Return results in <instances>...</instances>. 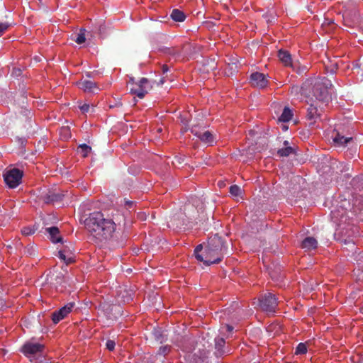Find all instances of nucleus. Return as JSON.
Instances as JSON below:
<instances>
[{"label": "nucleus", "instance_id": "4c0bfd02", "mask_svg": "<svg viewBox=\"0 0 363 363\" xmlns=\"http://www.w3.org/2000/svg\"><path fill=\"white\" fill-rule=\"evenodd\" d=\"M116 343L113 340H108L106 343V347L109 351H113L115 348Z\"/></svg>", "mask_w": 363, "mask_h": 363}, {"label": "nucleus", "instance_id": "2f4dec72", "mask_svg": "<svg viewBox=\"0 0 363 363\" xmlns=\"http://www.w3.org/2000/svg\"><path fill=\"white\" fill-rule=\"evenodd\" d=\"M229 191H230V193L234 196H238L241 193V189L238 185L230 186Z\"/></svg>", "mask_w": 363, "mask_h": 363}, {"label": "nucleus", "instance_id": "c85d7f7f", "mask_svg": "<svg viewBox=\"0 0 363 363\" xmlns=\"http://www.w3.org/2000/svg\"><path fill=\"white\" fill-rule=\"evenodd\" d=\"M78 149L79 150L80 153L84 157H87L89 153L91 150V147L86 144H82L78 147Z\"/></svg>", "mask_w": 363, "mask_h": 363}, {"label": "nucleus", "instance_id": "dca6fc26", "mask_svg": "<svg viewBox=\"0 0 363 363\" xmlns=\"http://www.w3.org/2000/svg\"><path fill=\"white\" fill-rule=\"evenodd\" d=\"M107 27L105 22L100 19L92 25V31L97 33L100 38H105L107 35Z\"/></svg>", "mask_w": 363, "mask_h": 363}, {"label": "nucleus", "instance_id": "0eeeda50", "mask_svg": "<svg viewBox=\"0 0 363 363\" xmlns=\"http://www.w3.org/2000/svg\"><path fill=\"white\" fill-rule=\"evenodd\" d=\"M150 88V81L147 78L143 77L134 86L130 87V93L136 95L140 99H143L147 94Z\"/></svg>", "mask_w": 363, "mask_h": 363}, {"label": "nucleus", "instance_id": "09e8293b", "mask_svg": "<svg viewBox=\"0 0 363 363\" xmlns=\"http://www.w3.org/2000/svg\"><path fill=\"white\" fill-rule=\"evenodd\" d=\"M4 304L1 301H0V309L3 307Z\"/></svg>", "mask_w": 363, "mask_h": 363}, {"label": "nucleus", "instance_id": "39448f33", "mask_svg": "<svg viewBox=\"0 0 363 363\" xmlns=\"http://www.w3.org/2000/svg\"><path fill=\"white\" fill-rule=\"evenodd\" d=\"M23 174V171L13 168L4 174V179L9 188L13 189L21 184Z\"/></svg>", "mask_w": 363, "mask_h": 363}, {"label": "nucleus", "instance_id": "aec40b11", "mask_svg": "<svg viewBox=\"0 0 363 363\" xmlns=\"http://www.w3.org/2000/svg\"><path fill=\"white\" fill-rule=\"evenodd\" d=\"M46 231L50 234L52 242L57 243L62 241V237L59 235L60 230L57 227H50L46 228Z\"/></svg>", "mask_w": 363, "mask_h": 363}, {"label": "nucleus", "instance_id": "8fccbe9b", "mask_svg": "<svg viewBox=\"0 0 363 363\" xmlns=\"http://www.w3.org/2000/svg\"><path fill=\"white\" fill-rule=\"evenodd\" d=\"M297 179H298V181L299 182V181L302 180V178H301V177H297Z\"/></svg>", "mask_w": 363, "mask_h": 363}, {"label": "nucleus", "instance_id": "f03ea898", "mask_svg": "<svg viewBox=\"0 0 363 363\" xmlns=\"http://www.w3.org/2000/svg\"><path fill=\"white\" fill-rule=\"evenodd\" d=\"M227 253V247L221 237L215 235L208 238V243L203 250L200 244L194 250L196 259L206 266L217 264L222 261L224 254Z\"/></svg>", "mask_w": 363, "mask_h": 363}, {"label": "nucleus", "instance_id": "1a4fd4ad", "mask_svg": "<svg viewBox=\"0 0 363 363\" xmlns=\"http://www.w3.org/2000/svg\"><path fill=\"white\" fill-rule=\"evenodd\" d=\"M75 303L69 302L59 310L55 311L51 315V319L53 323L57 324L60 320L67 316V315L72 311Z\"/></svg>", "mask_w": 363, "mask_h": 363}, {"label": "nucleus", "instance_id": "473e14b6", "mask_svg": "<svg viewBox=\"0 0 363 363\" xmlns=\"http://www.w3.org/2000/svg\"><path fill=\"white\" fill-rule=\"evenodd\" d=\"M35 232V229H34L30 226L23 227L21 229L22 234L26 236L30 235L33 234Z\"/></svg>", "mask_w": 363, "mask_h": 363}, {"label": "nucleus", "instance_id": "cd10ccee", "mask_svg": "<svg viewBox=\"0 0 363 363\" xmlns=\"http://www.w3.org/2000/svg\"><path fill=\"white\" fill-rule=\"evenodd\" d=\"M118 296L121 297L123 302H129L132 300L130 293L125 289H121L118 291Z\"/></svg>", "mask_w": 363, "mask_h": 363}, {"label": "nucleus", "instance_id": "ddd939ff", "mask_svg": "<svg viewBox=\"0 0 363 363\" xmlns=\"http://www.w3.org/2000/svg\"><path fill=\"white\" fill-rule=\"evenodd\" d=\"M308 104L310 106L307 109L306 118L309 121L310 125H313L320 118V114L316 106L310 103Z\"/></svg>", "mask_w": 363, "mask_h": 363}, {"label": "nucleus", "instance_id": "423d86ee", "mask_svg": "<svg viewBox=\"0 0 363 363\" xmlns=\"http://www.w3.org/2000/svg\"><path fill=\"white\" fill-rule=\"evenodd\" d=\"M259 306L264 311L274 313L278 303L275 295L272 293H266L259 298Z\"/></svg>", "mask_w": 363, "mask_h": 363}, {"label": "nucleus", "instance_id": "37998d69", "mask_svg": "<svg viewBox=\"0 0 363 363\" xmlns=\"http://www.w3.org/2000/svg\"><path fill=\"white\" fill-rule=\"evenodd\" d=\"M136 83L137 82H135L134 77H130L129 81L128 82V86L129 88L133 86H134Z\"/></svg>", "mask_w": 363, "mask_h": 363}, {"label": "nucleus", "instance_id": "ea45409f", "mask_svg": "<svg viewBox=\"0 0 363 363\" xmlns=\"http://www.w3.org/2000/svg\"><path fill=\"white\" fill-rule=\"evenodd\" d=\"M80 110L83 112V113H86V112H88L89 108H90V106L89 104H84L82 106H79Z\"/></svg>", "mask_w": 363, "mask_h": 363}, {"label": "nucleus", "instance_id": "4be33fe9", "mask_svg": "<svg viewBox=\"0 0 363 363\" xmlns=\"http://www.w3.org/2000/svg\"><path fill=\"white\" fill-rule=\"evenodd\" d=\"M277 155L280 157H288L292 154H296V150L294 147L286 146L277 150Z\"/></svg>", "mask_w": 363, "mask_h": 363}, {"label": "nucleus", "instance_id": "603ef678", "mask_svg": "<svg viewBox=\"0 0 363 363\" xmlns=\"http://www.w3.org/2000/svg\"><path fill=\"white\" fill-rule=\"evenodd\" d=\"M283 128H284V130H286V129H287V126L284 125V126H283Z\"/></svg>", "mask_w": 363, "mask_h": 363}, {"label": "nucleus", "instance_id": "e433bc0d", "mask_svg": "<svg viewBox=\"0 0 363 363\" xmlns=\"http://www.w3.org/2000/svg\"><path fill=\"white\" fill-rule=\"evenodd\" d=\"M170 350H171V347L169 345H164V346L160 347L159 349V354L165 355L169 352Z\"/></svg>", "mask_w": 363, "mask_h": 363}, {"label": "nucleus", "instance_id": "79ce46f5", "mask_svg": "<svg viewBox=\"0 0 363 363\" xmlns=\"http://www.w3.org/2000/svg\"><path fill=\"white\" fill-rule=\"evenodd\" d=\"M124 201H125V204L128 208H130L134 206V203H135L134 201L126 200L125 199H124Z\"/></svg>", "mask_w": 363, "mask_h": 363}, {"label": "nucleus", "instance_id": "a18cd8bd", "mask_svg": "<svg viewBox=\"0 0 363 363\" xmlns=\"http://www.w3.org/2000/svg\"><path fill=\"white\" fill-rule=\"evenodd\" d=\"M225 328H226L228 332H232L233 330V327H232V326H230L229 325H226L225 326Z\"/></svg>", "mask_w": 363, "mask_h": 363}, {"label": "nucleus", "instance_id": "5701e85b", "mask_svg": "<svg viewBox=\"0 0 363 363\" xmlns=\"http://www.w3.org/2000/svg\"><path fill=\"white\" fill-rule=\"evenodd\" d=\"M171 18L177 22H182L185 20L186 16L179 9H173L170 15Z\"/></svg>", "mask_w": 363, "mask_h": 363}, {"label": "nucleus", "instance_id": "393cba45", "mask_svg": "<svg viewBox=\"0 0 363 363\" xmlns=\"http://www.w3.org/2000/svg\"><path fill=\"white\" fill-rule=\"evenodd\" d=\"M64 196L63 194L60 193H51L45 198V202L48 203L60 201L62 199Z\"/></svg>", "mask_w": 363, "mask_h": 363}, {"label": "nucleus", "instance_id": "20e7f679", "mask_svg": "<svg viewBox=\"0 0 363 363\" xmlns=\"http://www.w3.org/2000/svg\"><path fill=\"white\" fill-rule=\"evenodd\" d=\"M45 345L32 340L26 342L21 348V352L28 358H34L41 355Z\"/></svg>", "mask_w": 363, "mask_h": 363}, {"label": "nucleus", "instance_id": "7c9ffc66", "mask_svg": "<svg viewBox=\"0 0 363 363\" xmlns=\"http://www.w3.org/2000/svg\"><path fill=\"white\" fill-rule=\"evenodd\" d=\"M60 134V136L65 140H67L68 138H69L71 137V133L69 131V128L68 127L61 128Z\"/></svg>", "mask_w": 363, "mask_h": 363}, {"label": "nucleus", "instance_id": "f8f14e48", "mask_svg": "<svg viewBox=\"0 0 363 363\" xmlns=\"http://www.w3.org/2000/svg\"><path fill=\"white\" fill-rule=\"evenodd\" d=\"M230 353V350L225 345V340L223 337L215 338V354L217 357H221L225 354Z\"/></svg>", "mask_w": 363, "mask_h": 363}, {"label": "nucleus", "instance_id": "f257e3e1", "mask_svg": "<svg viewBox=\"0 0 363 363\" xmlns=\"http://www.w3.org/2000/svg\"><path fill=\"white\" fill-rule=\"evenodd\" d=\"M84 223L86 229L98 243L111 240L116 229L115 222L111 218H104L99 211L90 213Z\"/></svg>", "mask_w": 363, "mask_h": 363}, {"label": "nucleus", "instance_id": "de8ad7c7", "mask_svg": "<svg viewBox=\"0 0 363 363\" xmlns=\"http://www.w3.org/2000/svg\"><path fill=\"white\" fill-rule=\"evenodd\" d=\"M283 144L284 147L289 146V142L288 140H284Z\"/></svg>", "mask_w": 363, "mask_h": 363}, {"label": "nucleus", "instance_id": "bb28decb", "mask_svg": "<svg viewBox=\"0 0 363 363\" xmlns=\"http://www.w3.org/2000/svg\"><path fill=\"white\" fill-rule=\"evenodd\" d=\"M152 335L155 340L159 342L160 343H162L166 340V336L163 333V331L161 329H154L152 330Z\"/></svg>", "mask_w": 363, "mask_h": 363}, {"label": "nucleus", "instance_id": "3c124183", "mask_svg": "<svg viewBox=\"0 0 363 363\" xmlns=\"http://www.w3.org/2000/svg\"><path fill=\"white\" fill-rule=\"evenodd\" d=\"M86 76H87L88 77H90L91 74H90V73H87V74H86Z\"/></svg>", "mask_w": 363, "mask_h": 363}, {"label": "nucleus", "instance_id": "72a5a7b5", "mask_svg": "<svg viewBox=\"0 0 363 363\" xmlns=\"http://www.w3.org/2000/svg\"><path fill=\"white\" fill-rule=\"evenodd\" d=\"M86 40V37H85V34L81 30H80V33H79L77 34V36L75 39V42L77 43V44H82L83 43H84Z\"/></svg>", "mask_w": 363, "mask_h": 363}, {"label": "nucleus", "instance_id": "c9c22d12", "mask_svg": "<svg viewBox=\"0 0 363 363\" xmlns=\"http://www.w3.org/2000/svg\"><path fill=\"white\" fill-rule=\"evenodd\" d=\"M169 71V67H168L167 65H163L162 66V74L163 75L167 74ZM165 77H167V75H166L165 77H163L161 79V80H160V83L161 84H163L164 82V78Z\"/></svg>", "mask_w": 363, "mask_h": 363}, {"label": "nucleus", "instance_id": "7ed1b4c3", "mask_svg": "<svg viewBox=\"0 0 363 363\" xmlns=\"http://www.w3.org/2000/svg\"><path fill=\"white\" fill-rule=\"evenodd\" d=\"M329 86H331L330 82L326 78L307 80L301 86L300 92L302 96L308 99L306 100L307 104L312 101L313 98L326 102L330 99Z\"/></svg>", "mask_w": 363, "mask_h": 363}, {"label": "nucleus", "instance_id": "9b49d317", "mask_svg": "<svg viewBox=\"0 0 363 363\" xmlns=\"http://www.w3.org/2000/svg\"><path fill=\"white\" fill-rule=\"evenodd\" d=\"M250 83L254 87L264 89L268 84L267 76L261 72H254L250 76Z\"/></svg>", "mask_w": 363, "mask_h": 363}, {"label": "nucleus", "instance_id": "a878e982", "mask_svg": "<svg viewBox=\"0 0 363 363\" xmlns=\"http://www.w3.org/2000/svg\"><path fill=\"white\" fill-rule=\"evenodd\" d=\"M184 215L183 213H180L179 215L174 216L172 219L171 222L173 226H176V228H181L183 225H185V223L183 220Z\"/></svg>", "mask_w": 363, "mask_h": 363}, {"label": "nucleus", "instance_id": "58836bf2", "mask_svg": "<svg viewBox=\"0 0 363 363\" xmlns=\"http://www.w3.org/2000/svg\"><path fill=\"white\" fill-rule=\"evenodd\" d=\"M63 277V274L62 272H59L55 277L56 284H61Z\"/></svg>", "mask_w": 363, "mask_h": 363}, {"label": "nucleus", "instance_id": "b1692460", "mask_svg": "<svg viewBox=\"0 0 363 363\" xmlns=\"http://www.w3.org/2000/svg\"><path fill=\"white\" fill-rule=\"evenodd\" d=\"M293 113L291 110L288 107H285L283 110L282 113L279 118V121L288 122L291 119Z\"/></svg>", "mask_w": 363, "mask_h": 363}, {"label": "nucleus", "instance_id": "6e6552de", "mask_svg": "<svg viewBox=\"0 0 363 363\" xmlns=\"http://www.w3.org/2000/svg\"><path fill=\"white\" fill-rule=\"evenodd\" d=\"M99 308L103 311L108 318H116L118 316L122 315L119 306L112 304L106 301L100 303Z\"/></svg>", "mask_w": 363, "mask_h": 363}, {"label": "nucleus", "instance_id": "412c9836", "mask_svg": "<svg viewBox=\"0 0 363 363\" xmlns=\"http://www.w3.org/2000/svg\"><path fill=\"white\" fill-rule=\"evenodd\" d=\"M278 57L280 60V61L285 65V66H292V61H291V54L284 50H280L278 52Z\"/></svg>", "mask_w": 363, "mask_h": 363}, {"label": "nucleus", "instance_id": "4468645a", "mask_svg": "<svg viewBox=\"0 0 363 363\" xmlns=\"http://www.w3.org/2000/svg\"><path fill=\"white\" fill-rule=\"evenodd\" d=\"M191 131L194 135L198 137L202 142L207 144L213 143L214 138L210 131L206 130L201 132L196 130L194 128H191Z\"/></svg>", "mask_w": 363, "mask_h": 363}, {"label": "nucleus", "instance_id": "49530a36", "mask_svg": "<svg viewBox=\"0 0 363 363\" xmlns=\"http://www.w3.org/2000/svg\"><path fill=\"white\" fill-rule=\"evenodd\" d=\"M333 165H336V167H338V165L342 166V164L340 162H335L333 163Z\"/></svg>", "mask_w": 363, "mask_h": 363}, {"label": "nucleus", "instance_id": "a211bd4d", "mask_svg": "<svg viewBox=\"0 0 363 363\" xmlns=\"http://www.w3.org/2000/svg\"><path fill=\"white\" fill-rule=\"evenodd\" d=\"M58 257L66 264L74 262V255L69 250L62 249L58 251Z\"/></svg>", "mask_w": 363, "mask_h": 363}, {"label": "nucleus", "instance_id": "9d476101", "mask_svg": "<svg viewBox=\"0 0 363 363\" xmlns=\"http://www.w3.org/2000/svg\"><path fill=\"white\" fill-rule=\"evenodd\" d=\"M333 141L336 147H345L347 145L353 142L352 136L343 135L340 129L335 128L333 133Z\"/></svg>", "mask_w": 363, "mask_h": 363}, {"label": "nucleus", "instance_id": "a19ab883", "mask_svg": "<svg viewBox=\"0 0 363 363\" xmlns=\"http://www.w3.org/2000/svg\"><path fill=\"white\" fill-rule=\"evenodd\" d=\"M26 252H27L28 254H29L30 255H35V252H36V250H35V247H29L26 249Z\"/></svg>", "mask_w": 363, "mask_h": 363}, {"label": "nucleus", "instance_id": "2eb2a0df", "mask_svg": "<svg viewBox=\"0 0 363 363\" xmlns=\"http://www.w3.org/2000/svg\"><path fill=\"white\" fill-rule=\"evenodd\" d=\"M330 216L333 221L337 225H340L342 223L347 220L346 211L345 209L341 211L339 209L333 210L331 211Z\"/></svg>", "mask_w": 363, "mask_h": 363}, {"label": "nucleus", "instance_id": "c03bdc74", "mask_svg": "<svg viewBox=\"0 0 363 363\" xmlns=\"http://www.w3.org/2000/svg\"><path fill=\"white\" fill-rule=\"evenodd\" d=\"M344 243H345V245H352L353 247H354V242H353V241H352V240H344Z\"/></svg>", "mask_w": 363, "mask_h": 363}, {"label": "nucleus", "instance_id": "6ab92c4d", "mask_svg": "<svg viewBox=\"0 0 363 363\" xmlns=\"http://www.w3.org/2000/svg\"><path fill=\"white\" fill-rule=\"evenodd\" d=\"M318 247V241L313 237H306L301 243V247L306 250H314Z\"/></svg>", "mask_w": 363, "mask_h": 363}, {"label": "nucleus", "instance_id": "f3484780", "mask_svg": "<svg viewBox=\"0 0 363 363\" xmlns=\"http://www.w3.org/2000/svg\"><path fill=\"white\" fill-rule=\"evenodd\" d=\"M77 84L85 92L94 93L99 90L96 83L90 80H83L77 82Z\"/></svg>", "mask_w": 363, "mask_h": 363}, {"label": "nucleus", "instance_id": "f704fd0d", "mask_svg": "<svg viewBox=\"0 0 363 363\" xmlns=\"http://www.w3.org/2000/svg\"><path fill=\"white\" fill-rule=\"evenodd\" d=\"M11 26V23L5 22L2 23L0 22V36H1L6 30L9 29V28Z\"/></svg>", "mask_w": 363, "mask_h": 363}, {"label": "nucleus", "instance_id": "c756f323", "mask_svg": "<svg viewBox=\"0 0 363 363\" xmlns=\"http://www.w3.org/2000/svg\"><path fill=\"white\" fill-rule=\"evenodd\" d=\"M307 352V347L305 343H299L296 348V354H303Z\"/></svg>", "mask_w": 363, "mask_h": 363}]
</instances>
